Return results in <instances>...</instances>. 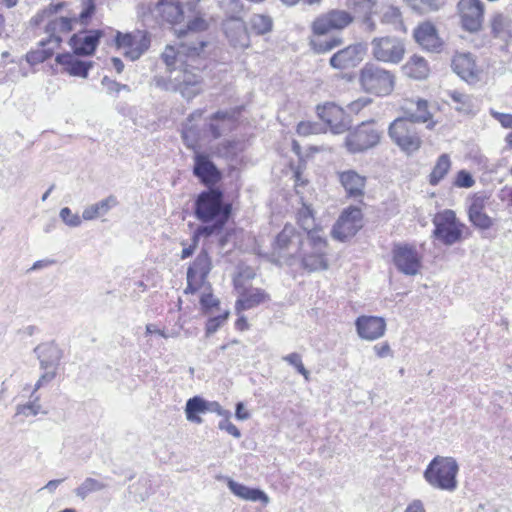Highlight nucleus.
Masks as SVG:
<instances>
[{"mask_svg": "<svg viewBox=\"0 0 512 512\" xmlns=\"http://www.w3.org/2000/svg\"><path fill=\"white\" fill-rule=\"evenodd\" d=\"M317 115L328 128H353L349 116L334 103L318 105Z\"/></svg>", "mask_w": 512, "mask_h": 512, "instance_id": "19", "label": "nucleus"}, {"mask_svg": "<svg viewBox=\"0 0 512 512\" xmlns=\"http://www.w3.org/2000/svg\"><path fill=\"white\" fill-rule=\"evenodd\" d=\"M491 115L499 121L503 128H512V114L491 110Z\"/></svg>", "mask_w": 512, "mask_h": 512, "instance_id": "63", "label": "nucleus"}, {"mask_svg": "<svg viewBox=\"0 0 512 512\" xmlns=\"http://www.w3.org/2000/svg\"><path fill=\"white\" fill-rule=\"evenodd\" d=\"M193 175L199 182L207 188L216 187V184L222 179V172L210 157L200 151L193 155Z\"/></svg>", "mask_w": 512, "mask_h": 512, "instance_id": "13", "label": "nucleus"}, {"mask_svg": "<svg viewBox=\"0 0 512 512\" xmlns=\"http://www.w3.org/2000/svg\"><path fill=\"white\" fill-rule=\"evenodd\" d=\"M392 258L399 272L408 276L419 273L422 265L421 257L413 245L395 243L392 248Z\"/></svg>", "mask_w": 512, "mask_h": 512, "instance_id": "11", "label": "nucleus"}, {"mask_svg": "<svg viewBox=\"0 0 512 512\" xmlns=\"http://www.w3.org/2000/svg\"><path fill=\"white\" fill-rule=\"evenodd\" d=\"M382 22L387 24H398L401 22V12L396 7H388L383 13Z\"/></svg>", "mask_w": 512, "mask_h": 512, "instance_id": "59", "label": "nucleus"}, {"mask_svg": "<svg viewBox=\"0 0 512 512\" xmlns=\"http://www.w3.org/2000/svg\"><path fill=\"white\" fill-rule=\"evenodd\" d=\"M208 401L200 396H194L187 400L185 414L188 421L200 424L202 422L199 414L208 412Z\"/></svg>", "mask_w": 512, "mask_h": 512, "instance_id": "38", "label": "nucleus"}, {"mask_svg": "<svg viewBox=\"0 0 512 512\" xmlns=\"http://www.w3.org/2000/svg\"><path fill=\"white\" fill-rule=\"evenodd\" d=\"M326 254V252L311 249L304 234L291 224L284 226L273 244V255L277 257V262L283 261L287 265H292L295 257L298 256L302 267L309 272L328 268Z\"/></svg>", "mask_w": 512, "mask_h": 512, "instance_id": "1", "label": "nucleus"}, {"mask_svg": "<svg viewBox=\"0 0 512 512\" xmlns=\"http://www.w3.org/2000/svg\"><path fill=\"white\" fill-rule=\"evenodd\" d=\"M39 397H35L33 401H30L24 405L17 406V413L25 416H36L40 410L41 405L38 403Z\"/></svg>", "mask_w": 512, "mask_h": 512, "instance_id": "57", "label": "nucleus"}, {"mask_svg": "<svg viewBox=\"0 0 512 512\" xmlns=\"http://www.w3.org/2000/svg\"><path fill=\"white\" fill-rule=\"evenodd\" d=\"M56 377L55 371H48L46 370L38 379V381L35 384L34 391L32 392L31 397H33L35 391L40 389L45 383L51 382Z\"/></svg>", "mask_w": 512, "mask_h": 512, "instance_id": "64", "label": "nucleus"}, {"mask_svg": "<svg viewBox=\"0 0 512 512\" xmlns=\"http://www.w3.org/2000/svg\"><path fill=\"white\" fill-rule=\"evenodd\" d=\"M218 234H220V232H218V231L214 230L213 228L208 227L204 224H201L194 230L192 237H191V244H189V245L193 246V248L196 250L201 237L208 238V237H211L213 235H218Z\"/></svg>", "mask_w": 512, "mask_h": 512, "instance_id": "52", "label": "nucleus"}, {"mask_svg": "<svg viewBox=\"0 0 512 512\" xmlns=\"http://www.w3.org/2000/svg\"><path fill=\"white\" fill-rule=\"evenodd\" d=\"M380 139L377 130H350L345 146L351 153L363 152L375 146Z\"/></svg>", "mask_w": 512, "mask_h": 512, "instance_id": "21", "label": "nucleus"}, {"mask_svg": "<svg viewBox=\"0 0 512 512\" xmlns=\"http://www.w3.org/2000/svg\"><path fill=\"white\" fill-rule=\"evenodd\" d=\"M229 416H230V412H226L225 418L219 422L218 427L220 430L226 431L228 434L232 435L233 437L240 438L241 432L232 422L229 421Z\"/></svg>", "mask_w": 512, "mask_h": 512, "instance_id": "58", "label": "nucleus"}, {"mask_svg": "<svg viewBox=\"0 0 512 512\" xmlns=\"http://www.w3.org/2000/svg\"><path fill=\"white\" fill-rule=\"evenodd\" d=\"M388 133L391 139L407 155L413 154L421 147L422 141L416 132L411 133L410 130H388Z\"/></svg>", "mask_w": 512, "mask_h": 512, "instance_id": "27", "label": "nucleus"}, {"mask_svg": "<svg viewBox=\"0 0 512 512\" xmlns=\"http://www.w3.org/2000/svg\"><path fill=\"white\" fill-rule=\"evenodd\" d=\"M451 168V161L448 154H441L436 164L434 165L430 175H429V184L431 186H436L440 183L441 180L448 174Z\"/></svg>", "mask_w": 512, "mask_h": 512, "instance_id": "39", "label": "nucleus"}, {"mask_svg": "<svg viewBox=\"0 0 512 512\" xmlns=\"http://www.w3.org/2000/svg\"><path fill=\"white\" fill-rule=\"evenodd\" d=\"M182 139L187 148L194 151H199L201 145L199 144V135L202 130H181Z\"/></svg>", "mask_w": 512, "mask_h": 512, "instance_id": "50", "label": "nucleus"}, {"mask_svg": "<svg viewBox=\"0 0 512 512\" xmlns=\"http://www.w3.org/2000/svg\"><path fill=\"white\" fill-rule=\"evenodd\" d=\"M76 21V18L69 17H60L53 21H50L46 25V33L49 34L48 42H53L54 47H59L62 39L60 36L56 35V32L68 33L72 31L73 26L72 22Z\"/></svg>", "mask_w": 512, "mask_h": 512, "instance_id": "34", "label": "nucleus"}, {"mask_svg": "<svg viewBox=\"0 0 512 512\" xmlns=\"http://www.w3.org/2000/svg\"><path fill=\"white\" fill-rule=\"evenodd\" d=\"M407 3L412 10L419 14L437 11L441 6L440 0H407Z\"/></svg>", "mask_w": 512, "mask_h": 512, "instance_id": "44", "label": "nucleus"}, {"mask_svg": "<svg viewBox=\"0 0 512 512\" xmlns=\"http://www.w3.org/2000/svg\"><path fill=\"white\" fill-rule=\"evenodd\" d=\"M241 109H242L241 107H237V108H234L231 110L217 111V112L213 113L209 117V119L210 120H225V119L232 120V119H235L236 116L240 114Z\"/></svg>", "mask_w": 512, "mask_h": 512, "instance_id": "62", "label": "nucleus"}, {"mask_svg": "<svg viewBox=\"0 0 512 512\" xmlns=\"http://www.w3.org/2000/svg\"><path fill=\"white\" fill-rule=\"evenodd\" d=\"M394 73L374 62H367L360 69L359 85L363 91L375 96H388L395 87Z\"/></svg>", "mask_w": 512, "mask_h": 512, "instance_id": "4", "label": "nucleus"}, {"mask_svg": "<svg viewBox=\"0 0 512 512\" xmlns=\"http://www.w3.org/2000/svg\"><path fill=\"white\" fill-rule=\"evenodd\" d=\"M416 42L425 50L440 52L443 46L435 26L429 22L422 23L414 31Z\"/></svg>", "mask_w": 512, "mask_h": 512, "instance_id": "23", "label": "nucleus"}, {"mask_svg": "<svg viewBox=\"0 0 512 512\" xmlns=\"http://www.w3.org/2000/svg\"><path fill=\"white\" fill-rule=\"evenodd\" d=\"M39 45L41 48L30 51L26 55V60L31 65H36L39 63H43L50 57H52L54 50L57 47H54L53 42H48V38L46 40H42Z\"/></svg>", "mask_w": 512, "mask_h": 512, "instance_id": "40", "label": "nucleus"}, {"mask_svg": "<svg viewBox=\"0 0 512 512\" xmlns=\"http://www.w3.org/2000/svg\"><path fill=\"white\" fill-rule=\"evenodd\" d=\"M227 486L230 491L240 499L246 501L257 502L260 501L264 505L268 504V495L259 488L248 487L244 484L238 483L233 479H228Z\"/></svg>", "mask_w": 512, "mask_h": 512, "instance_id": "28", "label": "nucleus"}, {"mask_svg": "<svg viewBox=\"0 0 512 512\" xmlns=\"http://www.w3.org/2000/svg\"><path fill=\"white\" fill-rule=\"evenodd\" d=\"M459 466L452 457H434L424 471L426 482L433 488L453 492L458 486Z\"/></svg>", "mask_w": 512, "mask_h": 512, "instance_id": "3", "label": "nucleus"}, {"mask_svg": "<svg viewBox=\"0 0 512 512\" xmlns=\"http://www.w3.org/2000/svg\"><path fill=\"white\" fill-rule=\"evenodd\" d=\"M453 184L458 188H471L475 184V180L470 172L463 169L457 172Z\"/></svg>", "mask_w": 512, "mask_h": 512, "instance_id": "56", "label": "nucleus"}, {"mask_svg": "<svg viewBox=\"0 0 512 512\" xmlns=\"http://www.w3.org/2000/svg\"><path fill=\"white\" fill-rule=\"evenodd\" d=\"M240 143L236 140H223L217 146V154L222 157H232L239 150Z\"/></svg>", "mask_w": 512, "mask_h": 512, "instance_id": "54", "label": "nucleus"}, {"mask_svg": "<svg viewBox=\"0 0 512 512\" xmlns=\"http://www.w3.org/2000/svg\"><path fill=\"white\" fill-rule=\"evenodd\" d=\"M484 199L475 196L469 206L470 222L480 230H488L493 226V220L484 211Z\"/></svg>", "mask_w": 512, "mask_h": 512, "instance_id": "29", "label": "nucleus"}, {"mask_svg": "<svg viewBox=\"0 0 512 512\" xmlns=\"http://www.w3.org/2000/svg\"><path fill=\"white\" fill-rule=\"evenodd\" d=\"M95 12V4L92 0H89L81 13L79 14L78 18H76V21H79L83 25H87L91 17L93 16Z\"/></svg>", "mask_w": 512, "mask_h": 512, "instance_id": "61", "label": "nucleus"}, {"mask_svg": "<svg viewBox=\"0 0 512 512\" xmlns=\"http://www.w3.org/2000/svg\"><path fill=\"white\" fill-rule=\"evenodd\" d=\"M222 28L231 46L245 49L250 46L248 28L242 19H225Z\"/></svg>", "mask_w": 512, "mask_h": 512, "instance_id": "18", "label": "nucleus"}, {"mask_svg": "<svg viewBox=\"0 0 512 512\" xmlns=\"http://www.w3.org/2000/svg\"><path fill=\"white\" fill-rule=\"evenodd\" d=\"M374 0H348V6L354 10L355 17L369 16L373 13Z\"/></svg>", "mask_w": 512, "mask_h": 512, "instance_id": "45", "label": "nucleus"}, {"mask_svg": "<svg viewBox=\"0 0 512 512\" xmlns=\"http://www.w3.org/2000/svg\"><path fill=\"white\" fill-rule=\"evenodd\" d=\"M208 27V21L202 15H196L193 19L188 21L186 30L178 31V37H186V40L197 42L199 39L194 40L192 34L206 31Z\"/></svg>", "mask_w": 512, "mask_h": 512, "instance_id": "42", "label": "nucleus"}, {"mask_svg": "<svg viewBox=\"0 0 512 512\" xmlns=\"http://www.w3.org/2000/svg\"><path fill=\"white\" fill-rule=\"evenodd\" d=\"M363 44H353L339 50L330 58V65L336 69H348L357 66L365 55Z\"/></svg>", "mask_w": 512, "mask_h": 512, "instance_id": "17", "label": "nucleus"}, {"mask_svg": "<svg viewBox=\"0 0 512 512\" xmlns=\"http://www.w3.org/2000/svg\"><path fill=\"white\" fill-rule=\"evenodd\" d=\"M118 205V200L115 196L110 195L105 199L94 203L83 210L82 218L84 220H93L97 217L105 215L110 209Z\"/></svg>", "mask_w": 512, "mask_h": 512, "instance_id": "37", "label": "nucleus"}, {"mask_svg": "<svg viewBox=\"0 0 512 512\" xmlns=\"http://www.w3.org/2000/svg\"><path fill=\"white\" fill-rule=\"evenodd\" d=\"M358 335L365 340H376L382 337L386 330V322L377 316H360L355 321Z\"/></svg>", "mask_w": 512, "mask_h": 512, "instance_id": "22", "label": "nucleus"}, {"mask_svg": "<svg viewBox=\"0 0 512 512\" xmlns=\"http://www.w3.org/2000/svg\"><path fill=\"white\" fill-rule=\"evenodd\" d=\"M220 304L219 299L215 298L212 294H203L200 298V305L203 312L209 313L212 308H217Z\"/></svg>", "mask_w": 512, "mask_h": 512, "instance_id": "60", "label": "nucleus"}, {"mask_svg": "<svg viewBox=\"0 0 512 512\" xmlns=\"http://www.w3.org/2000/svg\"><path fill=\"white\" fill-rule=\"evenodd\" d=\"M114 42L118 49H125L124 56L132 61L139 59L150 46L147 32L141 30L131 33L117 31Z\"/></svg>", "mask_w": 512, "mask_h": 512, "instance_id": "9", "label": "nucleus"}, {"mask_svg": "<svg viewBox=\"0 0 512 512\" xmlns=\"http://www.w3.org/2000/svg\"><path fill=\"white\" fill-rule=\"evenodd\" d=\"M313 49L317 53H326L338 47L342 44V39L340 37H331V38H321L319 37L316 40L311 42Z\"/></svg>", "mask_w": 512, "mask_h": 512, "instance_id": "46", "label": "nucleus"}, {"mask_svg": "<svg viewBox=\"0 0 512 512\" xmlns=\"http://www.w3.org/2000/svg\"><path fill=\"white\" fill-rule=\"evenodd\" d=\"M353 16L344 10H331L318 17L312 24L314 34L324 36L331 30H339L348 26Z\"/></svg>", "mask_w": 512, "mask_h": 512, "instance_id": "14", "label": "nucleus"}, {"mask_svg": "<svg viewBox=\"0 0 512 512\" xmlns=\"http://www.w3.org/2000/svg\"><path fill=\"white\" fill-rule=\"evenodd\" d=\"M491 30L495 38L508 43L512 38V21L507 15L498 13L491 20Z\"/></svg>", "mask_w": 512, "mask_h": 512, "instance_id": "36", "label": "nucleus"}, {"mask_svg": "<svg viewBox=\"0 0 512 512\" xmlns=\"http://www.w3.org/2000/svg\"><path fill=\"white\" fill-rule=\"evenodd\" d=\"M282 360L293 366L299 374L305 377L306 380L309 378V371L305 368L302 363L301 355L293 352L282 357Z\"/></svg>", "mask_w": 512, "mask_h": 512, "instance_id": "51", "label": "nucleus"}, {"mask_svg": "<svg viewBox=\"0 0 512 512\" xmlns=\"http://www.w3.org/2000/svg\"><path fill=\"white\" fill-rule=\"evenodd\" d=\"M362 218V211L356 206L343 210L333 225L332 237L342 242L352 238L362 228Z\"/></svg>", "mask_w": 512, "mask_h": 512, "instance_id": "10", "label": "nucleus"}, {"mask_svg": "<svg viewBox=\"0 0 512 512\" xmlns=\"http://www.w3.org/2000/svg\"><path fill=\"white\" fill-rule=\"evenodd\" d=\"M33 352L36 354L40 368L43 370L56 369L63 356V351L55 342L41 343L34 348Z\"/></svg>", "mask_w": 512, "mask_h": 512, "instance_id": "24", "label": "nucleus"}, {"mask_svg": "<svg viewBox=\"0 0 512 512\" xmlns=\"http://www.w3.org/2000/svg\"><path fill=\"white\" fill-rule=\"evenodd\" d=\"M206 46L207 42L205 40H198L197 42L185 40L180 42L177 48L167 46L161 57L167 69L172 72L176 70L177 63L184 64V56L193 61L196 57L202 55Z\"/></svg>", "mask_w": 512, "mask_h": 512, "instance_id": "6", "label": "nucleus"}, {"mask_svg": "<svg viewBox=\"0 0 512 512\" xmlns=\"http://www.w3.org/2000/svg\"><path fill=\"white\" fill-rule=\"evenodd\" d=\"M428 103L425 100H419L416 104V111L415 112H407L404 117H399L395 120H393L388 128H397L399 124L403 122H410L411 124L414 123H425L428 120L431 119V114L427 110Z\"/></svg>", "mask_w": 512, "mask_h": 512, "instance_id": "33", "label": "nucleus"}, {"mask_svg": "<svg viewBox=\"0 0 512 512\" xmlns=\"http://www.w3.org/2000/svg\"><path fill=\"white\" fill-rule=\"evenodd\" d=\"M152 14L162 23L176 24L183 19V8L175 0H158Z\"/></svg>", "mask_w": 512, "mask_h": 512, "instance_id": "26", "label": "nucleus"}, {"mask_svg": "<svg viewBox=\"0 0 512 512\" xmlns=\"http://www.w3.org/2000/svg\"><path fill=\"white\" fill-rule=\"evenodd\" d=\"M193 215L201 224L221 233L232 215V204L221 188H207L196 196Z\"/></svg>", "mask_w": 512, "mask_h": 512, "instance_id": "2", "label": "nucleus"}, {"mask_svg": "<svg viewBox=\"0 0 512 512\" xmlns=\"http://www.w3.org/2000/svg\"><path fill=\"white\" fill-rule=\"evenodd\" d=\"M103 31L92 29L75 33L69 40L73 53L77 56H91L95 53Z\"/></svg>", "mask_w": 512, "mask_h": 512, "instance_id": "16", "label": "nucleus"}, {"mask_svg": "<svg viewBox=\"0 0 512 512\" xmlns=\"http://www.w3.org/2000/svg\"><path fill=\"white\" fill-rule=\"evenodd\" d=\"M212 269V260L206 249H202L195 260L187 269V275L189 278H198L202 281H206L210 271Z\"/></svg>", "mask_w": 512, "mask_h": 512, "instance_id": "32", "label": "nucleus"}, {"mask_svg": "<svg viewBox=\"0 0 512 512\" xmlns=\"http://www.w3.org/2000/svg\"><path fill=\"white\" fill-rule=\"evenodd\" d=\"M269 300V294H267L263 289L253 288L250 291L241 294V297L235 303V310L239 314L244 310L252 309Z\"/></svg>", "mask_w": 512, "mask_h": 512, "instance_id": "31", "label": "nucleus"}, {"mask_svg": "<svg viewBox=\"0 0 512 512\" xmlns=\"http://www.w3.org/2000/svg\"><path fill=\"white\" fill-rule=\"evenodd\" d=\"M173 89L185 99L191 100L203 91V77L198 67L186 63L174 78Z\"/></svg>", "mask_w": 512, "mask_h": 512, "instance_id": "8", "label": "nucleus"}, {"mask_svg": "<svg viewBox=\"0 0 512 512\" xmlns=\"http://www.w3.org/2000/svg\"><path fill=\"white\" fill-rule=\"evenodd\" d=\"M339 180L349 197H359L364 194L365 177L354 170L339 173Z\"/></svg>", "mask_w": 512, "mask_h": 512, "instance_id": "30", "label": "nucleus"}, {"mask_svg": "<svg viewBox=\"0 0 512 512\" xmlns=\"http://www.w3.org/2000/svg\"><path fill=\"white\" fill-rule=\"evenodd\" d=\"M298 224L303 230L305 238L311 249L326 252L327 239L325 237L323 228L315 223L312 210L308 207H303L298 212Z\"/></svg>", "mask_w": 512, "mask_h": 512, "instance_id": "12", "label": "nucleus"}, {"mask_svg": "<svg viewBox=\"0 0 512 512\" xmlns=\"http://www.w3.org/2000/svg\"><path fill=\"white\" fill-rule=\"evenodd\" d=\"M372 56L379 62L398 64L403 60L405 46L397 37H376L371 41Z\"/></svg>", "mask_w": 512, "mask_h": 512, "instance_id": "7", "label": "nucleus"}, {"mask_svg": "<svg viewBox=\"0 0 512 512\" xmlns=\"http://www.w3.org/2000/svg\"><path fill=\"white\" fill-rule=\"evenodd\" d=\"M229 311L226 310L223 313L208 318L206 325H205V335L206 337H210L214 333L217 332V330L222 327L225 322L228 320L229 317Z\"/></svg>", "mask_w": 512, "mask_h": 512, "instance_id": "47", "label": "nucleus"}, {"mask_svg": "<svg viewBox=\"0 0 512 512\" xmlns=\"http://www.w3.org/2000/svg\"><path fill=\"white\" fill-rule=\"evenodd\" d=\"M453 71L467 83H476L480 79V70L471 53H457L452 59Z\"/></svg>", "mask_w": 512, "mask_h": 512, "instance_id": "20", "label": "nucleus"}, {"mask_svg": "<svg viewBox=\"0 0 512 512\" xmlns=\"http://www.w3.org/2000/svg\"><path fill=\"white\" fill-rule=\"evenodd\" d=\"M59 216L61 220L69 227H79L82 220L78 214L72 213L69 207H64L60 210Z\"/></svg>", "mask_w": 512, "mask_h": 512, "instance_id": "55", "label": "nucleus"}, {"mask_svg": "<svg viewBox=\"0 0 512 512\" xmlns=\"http://www.w3.org/2000/svg\"><path fill=\"white\" fill-rule=\"evenodd\" d=\"M105 488H106V484H104L94 478L88 477L81 483L80 486H78L75 489L74 492H75L76 496H78L79 498L84 500L90 493L101 491Z\"/></svg>", "mask_w": 512, "mask_h": 512, "instance_id": "43", "label": "nucleus"}, {"mask_svg": "<svg viewBox=\"0 0 512 512\" xmlns=\"http://www.w3.org/2000/svg\"><path fill=\"white\" fill-rule=\"evenodd\" d=\"M458 8L462 27L469 32H477L483 23L484 5L481 0H460Z\"/></svg>", "mask_w": 512, "mask_h": 512, "instance_id": "15", "label": "nucleus"}, {"mask_svg": "<svg viewBox=\"0 0 512 512\" xmlns=\"http://www.w3.org/2000/svg\"><path fill=\"white\" fill-rule=\"evenodd\" d=\"M402 69L405 75L416 80L427 78L430 71L428 62L418 55L410 57Z\"/></svg>", "mask_w": 512, "mask_h": 512, "instance_id": "35", "label": "nucleus"}, {"mask_svg": "<svg viewBox=\"0 0 512 512\" xmlns=\"http://www.w3.org/2000/svg\"><path fill=\"white\" fill-rule=\"evenodd\" d=\"M63 7V3H57V4H50L48 7L42 9L41 11H39L36 15H34L31 20H30V24L31 26H39L46 17L48 16H51L55 13H57L58 11L61 10V8Z\"/></svg>", "mask_w": 512, "mask_h": 512, "instance_id": "49", "label": "nucleus"}, {"mask_svg": "<svg viewBox=\"0 0 512 512\" xmlns=\"http://www.w3.org/2000/svg\"><path fill=\"white\" fill-rule=\"evenodd\" d=\"M272 28L273 20L268 15L254 14L249 19V29L257 36L271 32Z\"/></svg>", "mask_w": 512, "mask_h": 512, "instance_id": "41", "label": "nucleus"}, {"mask_svg": "<svg viewBox=\"0 0 512 512\" xmlns=\"http://www.w3.org/2000/svg\"><path fill=\"white\" fill-rule=\"evenodd\" d=\"M218 234H220V232H218V231L214 230L213 228L208 227L204 224H201L194 230L192 237H191V244H189V245L193 246V248L196 250L201 237L208 238V237H211L213 235H218Z\"/></svg>", "mask_w": 512, "mask_h": 512, "instance_id": "53", "label": "nucleus"}, {"mask_svg": "<svg viewBox=\"0 0 512 512\" xmlns=\"http://www.w3.org/2000/svg\"><path fill=\"white\" fill-rule=\"evenodd\" d=\"M55 60L59 65L63 66L66 73L82 78H87L94 64L92 61L80 60L77 58V55L69 52L58 54Z\"/></svg>", "mask_w": 512, "mask_h": 512, "instance_id": "25", "label": "nucleus"}, {"mask_svg": "<svg viewBox=\"0 0 512 512\" xmlns=\"http://www.w3.org/2000/svg\"><path fill=\"white\" fill-rule=\"evenodd\" d=\"M433 237L445 246H452L462 240L465 224L460 222L453 210L446 209L435 214Z\"/></svg>", "mask_w": 512, "mask_h": 512, "instance_id": "5", "label": "nucleus"}, {"mask_svg": "<svg viewBox=\"0 0 512 512\" xmlns=\"http://www.w3.org/2000/svg\"><path fill=\"white\" fill-rule=\"evenodd\" d=\"M226 19H242L243 3L241 0H226L223 2Z\"/></svg>", "mask_w": 512, "mask_h": 512, "instance_id": "48", "label": "nucleus"}]
</instances>
